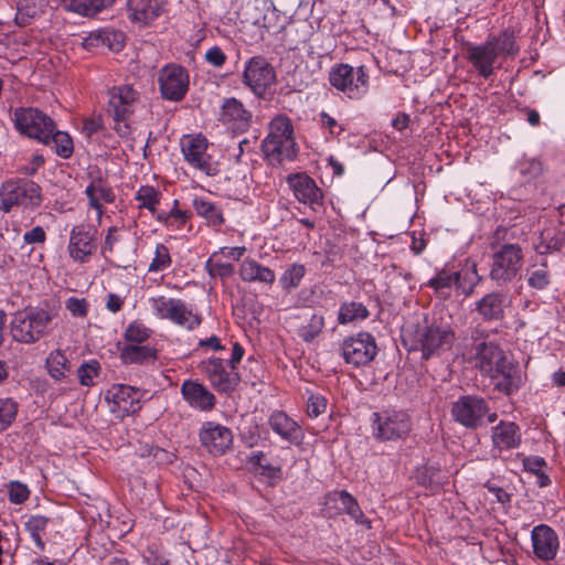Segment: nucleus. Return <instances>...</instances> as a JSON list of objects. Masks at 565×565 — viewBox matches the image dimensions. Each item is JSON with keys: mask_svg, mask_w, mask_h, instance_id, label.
<instances>
[{"mask_svg": "<svg viewBox=\"0 0 565 565\" xmlns=\"http://www.w3.org/2000/svg\"><path fill=\"white\" fill-rule=\"evenodd\" d=\"M461 355L482 375L490 377L497 391L511 395L519 390L521 376L518 365L508 359L495 342L489 340V333L483 326L477 324L463 338Z\"/></svg>", "mask_w": 565, "mask_h": 565, "instance_id": "1", "label": "nucleus"}, {"mask_svg": "<svg viewBox=\"0 0 565 565\" xmlns=\"http://www.w3.org/2000/svg\"><path fill=\"white\" fill-rule=\"evenodd\" d=\"M263 151L271 163L292 161L298 154L294 138V126L285 115H278L269 122V132L262 143Z\"/></svg>", "mask_w": 565, "mask_h": 565, "instance_id": "2", "label": "nucleus"}, {"mask_svg": "<svg viewBox=\"0 0 565 565\" xmlns=\"http://www.w3.org/2000/svg\"><path fill=\"white\" fill-rule=\"evenodd\" d=\"M139 100V92L131 85H120L109 90L107 116L113 119V129L121 137L129 138L132 129L129 122Z\"/></svg>", "mask_w": 565, "mask_h": 565, "instance_id": "3", "label": "nucleus"}, {"mask_svg": "<svg viewBox=\"0 0 565 565\" xmlns=\"http://www.w3.org/2000/svg\"><path fill=\"white\" fill-rule=\"evenodd\" d=\"M42 202L41 188L28 179H10L0 189V210L8 213L13 206L38 207Z\"/></svg>", "mask_w": 565, "mask_h": 565, "instance_id": "4", "label": "nucleus"}, {"mask_svg": "<svg viewBox=\"0 0 565 565\" xmlns=\"http://www.w3.org/2000/svg\"><path fill=\"white\" fill-rule=\"evenodd\" d=\"M51 320V315L44 309L17 312L11 322L12 338L21 343H34L46 334Z\"/></svg>", "mask_w": 565, "mask_h": 565, "instance_id": "5", "label": "nucleus"}, {"mask_svg": "<svg viewBox=\"0 0 565 565\" xmlns=\"http://www.w3.org/2000/svg\"><path fill=\"white\" fill-rule=\"evenodd\" d=\"M412 430V418L404 411L385 409L373 413L372 434L380 441L405 439Z\"/></svg>", "mask_w": 565, "mask_h": 565, "instance_id": "6", "label": "nucleus"}, {"mask_svg": "<svg viewBox=\"0 0 565 565\" xmlns=\"http://www.w3.org/2000/svg\"><path fill=\"white\" fill-rule=\"evenodd\" d=\"M523 266V252L518 244H503L492 255L490 278L498 286L512 281Z\"/></svg>", "mask_w": 565, "mask_h": 565, "instance_id": "7", "label": "nucleus"}, {"mask_svg": "<svg viewBox=\"0 0 565 565\" xmlns=\"http://www.w3.org/2000/svg\"><path fill=\"white\" fill-rule=\"evenodd\" d=\"M13 121L20 134L42 143H47L50 132L55 128V122L51 117L33 107L17 108L13 114Z\"/></svg>", "mask_w": 565, "mask_h": 565, "instance_id": "8", "label": "nucleus"}, {"mask_svg": "<svg viewBox=\"0 0 565 565\" xmlns=\"http://www.w3.org/2000/svg\"><path fill=\"white\" fill-rule=\"evenodd\" d=\"M341 356L347 364L360 367L371 363L376 353L377 345L375 338L365 331H361L354 335L347 337L341 345Z\"/></svg>", "mask_w": 565, "mask_h": 565, "instance_id": "9", "label": "nucleus"}, {"mask_svg": "<svg viewBox=\"0 0 565 565\" xmlns=\"http://www.w3.org/2000/svg\"><path fill=\"white\" fill-rule=\"evenodd\" d=\"M456 335L448 326L430 324L417 331L414 349L422 351L423 359L428 360L433 355L449 350Z\"/></svg>", "mask_w": 565, "mask_h": 565, "instance_id": "10", "label": "nucleus"}, {"mask_svg": "<svg viewBox=\"0 0 565 565\" xmlns=\"http://www.w3.org/2000/svg\"><path fill=\"white\" fill-rule=\"evenodd\" d=\"M329 82L350 98H358L367 88L369 75L363 66L354 68L348 64H340L331 70Z\"/></svg>", "mask_w": 565, "mask_h": 565, "instance_id": "11", "label": "nucleus"}, {"mask_svg": "<svg viewBox=\"0 0 565 565\" xmlns=\"http://www.w3.org/2000/svg\"><path fill=\"white\" fill-rule=\"evenodd\" d=\"M488 413L487 401L478 395L460 396L451 407V416L455 422L470 429L480 427Z\"/></svg>", "mask_w": 565, "mask_h": 565, "instance_id": "12", "label": "nucleus"}, {"mask_svg": "<svg viewBox=\"0 0 565 565\" xmlns=\"http://www.w3.org/2000/svg\"><path fill=\"white\" fill-rule=\"evenodd\" d=\"M158 82L161 96L167 100L180 102L189 89V74L181 65L163 66L159 71Z\"/></svg>", "mask_w": 565, "mask_h": 565, "instance_id": "13", "label": "nucleus"}, {"mask_svg": "<svg viewBox=\"0 0 565 565\" xmlns=\"http://www.w3.org/2000/svg\"><path fill=\"white\" fill-rule=\"evenodd\" d=\"M181 150L185 161L204 172L206 175H215L217 173V167L212 162L211 156L207 154V140L205 137L186 136L181 140Z\"/></svg>", "mask_w": 565, "mask_h": 565, "instance_id": "14", "label": "nucleus"}, {"mask_svg": "<svg viewBox=\"0 0 565 565\" xmlns=\"http://www.w3.org/2000/svg\"><path fill=\"white\" fill-rule=\"evenodd\" d=\"M244 83L257 96H263L276 81L274 67L263 56L252 57L243 73Z\"/></svg>", "mask_w": 565, "mask_h": 565, "instance_id": "15", "label": "nucleus"}, {"mask_svg": "<svg viewBox=\"0 0 565 565\" xmlns=\"http://www.w3.org/2000/svg\"><path fill=\"white\" fill-rule=\"evenodd\" d=\"M199 369L207 377L211 385L221 393L233 392L239 382L238 373L232 369L227 371L224 361L218 358L202 361Z\"/></svg>", "mask_w": 565, "mask_h": 565, "instance_id": "16", "label": "nucleus"}, {"mask_svg": "<svg viewBox=\"0 0 565 565\" xmlns=\"http://www.w3.org/2000/svg\"><path fill=\"white\" fill-rule=\"evenodd\" d=\"M96 234L97 230L87 224L76 225L72 228L67 249L73 260L88 262L96 250Z\"/></svg>", "mask_w": 565, "mask_h": 565, "instance_id": "17", "label": "nucleus"}, {"mask_svg": "<svg viewBox=\"0 0 565 565\" xmlns=\"http://www.w3.org/2000/svg\"><path fill=\"white\" fill-rule=\"evenodd\" d=\"M200 441L210 454L221 456L231 447L233 434L227 427L207 422L200 430Z\"/></svg>", "mask_w": 565, "mask_h": 565, "instance_id": "18", "label": "nucleus"}, {"mask_svg": "<svg viewBox=\"0 0 565 565\" xmlns=\"http://www.w3.org/2000/svg\"><path fill=\"white\" fill-rule=\"evenodd\" d=\"M533 552L537 558L548 562L555 558L559 541L555 531L545 524H540L532 530L531 534Z\"/></svg>", "mask_w": 565, "mask_h": 565, "instance_id": "19", "label": "nucleus"}, {"mask_svg": "<svg viewBox=\"0 0 565 565\" xmlns=\"http://www.w3.org/2000/svg\"><path fill=\"white\" fill-rule=\"evenodd\" d=\"M466 58L471 63L478 75L489 78L495 70L498 55L486 41L482 44H469L466 49Z\"/></svg>", "mask_w": 565, "mask_h": 565, "instance_id": "20", "label": "nucleus"}, {"mask_svg": "<svg viewBox=\"0 0 565 565\" xmlns=\"http://www.w3.org/2000/svg\"><path fill=\"white\" fill-rule=\"evenodd\" d=\"M287 182L296 199L303 204H318L322 200V191L313 179L305 173L290 174Z\"/></svg>", "mask_w": 565, "mask_h": 565, "instance_id": "21", "label": "nucleus"}, {"mask_svg": "<svg viewBox=\"0 0 565 565\" xmlns=\"http://www.w3.org/2000/svg\"><path fill=\"white\" fill-rule=\"evenodd\" d=\"M107 399L114 403L116 408L113 411L121 412L125 415L135 414L141 408L138 391L129 385H114L107 392Z\"/></svg>", "mask_w": 565, "mask_h": 565, "instance_id": "22", "label": "nucleus"}, {"mask_svg": "<svg viewBox=\"0 0 565 565\" xmlns=\"http://www.w3.org/2000/svg\"><path fill=\"white\" fill-rule=\"evenodd\" d=\"M164 0H128V15L134 23L148 25L162 12Z\"/></svg>", "mask_w": 565, "mask_h": 565, "instance_id": "23", "label": "nucleus"}, {"mask_svg": "<svg viewBox=\"0 0 565 565\" xmlns=\"http://www.w3.org/2000/svg\"><path fill=\"white\" fill-rule=\"evenodd\" d=\"M183 398L190 406L200 411H211L214 408L216 399L203 384L186 380L181 385Z\"/></svg>", "mask_w": 565, "mask_h": 565, "instance_id": "24", "label": "nucleus"}, {"mask_svg": "<svg viewBox=\"0 0 565 565\" xmlns=\"http://www.w3.org/2000/svg\"><path fill=\"white\" fill-rule=\"evenodd\" d=\"M220 118L234 130L245 131L249 127L252 114L236 98H226Z\"/></svg>", "mask_w": 565, "mask_h": 565, "instance_id": "25", "label": "nucleus"}, {"mask_svg": "<svg viewBox=\"0 0 565 565\" xmlns=\"http://www.w3.org/2000/svg\"><path fill=\"white\" fill-rule=\"evenodd\" d=\"M493 449L499 451L516 448L521 443V433L519 426L513 422L501 420L492 429Z\"/></svg>", "mask_w": 565, "mask_h": 565, "instance_id": "26", "label": "nucleus"}, {"mask_svg": "<svg viewBox=\"0 0 565 565\" xmlns=\"http://www.w3.org/2000/svg\"><path fill=\"white\" fill-rule=\"evenodd\" d=\"M270 428L282 439L299 444L302 439L301 427L285 412H274L268 420Z\"/></svg>", "mask_w": 565, "mask_h": 565, "instance_id": "27", "label": "nucleus"}, {"mask_svg": "<svg viewBox=\"0 0 565 565\" xmlns=\"http://www.w3.org/2000/svg\"><path fill=\"white\" fill-rule=\"evenodd\" d=\"M334 503V507L349 514L356 523L365 524L369 522L359 507L358 501L345 490L333 491L327 495V504Z\"/></svg>", "mask_w": 565, "mask_h": 565, "instance_id": "28", "label": "nucleus"}, {"mask_svg": "<svg viewBox=\"0 0 565 565\" xmlns=\"http://www.w3.org/2000/svg\"><path fill=\"white\" fill-rule=\"evenodd\" d=\"M476 310L483 320H499L504 315V296L500 292L487 294L476 303Z\"/></svg>", "mask_w": 565, "mask_h": 565, "instance_id": "29", "label": "nucleus"}, {"mask_svg": "<svg viewBox=\"0 0 565 565\" xmlns=\"http://www.w3.org/2000/svg\"><path fill=\"white\" fill-rule=\"evenodd\" d=\"M487 42L493 47L498 57L515 56L520 51L515 31L512 29H505L495 36H489Z\"/></svg>", "mask_w": 565, "mask_h": 565, "instance_id": "30", "label": "nucleus"}, {"mask_svg": "<svg viewBox=\"0 0 565 565\" xmlns=\"http://www.w3.org/2000/svg\"><path fill=\"white\" fill-rule=\"evenodd\" d=\"M157 358V350L149 345L127 344L120 351V359L125 364H146Z\"/></svg>", "mask_w": 565, "mask_h": 565, "instance_id": "31", "label": "nucleus"}, {"mask_svg": "<svg viewBox=\"0 0 565 565\" xmlns=\"http://www.w3.org/2000/svg\"><path fill=\"white\" fill-rule=\"evenodd\" d=\"M239 276L244 281H260L273 284L275 281V273L254 259H245L239 268Z\"/></svg>", "mask_w": 565, "mask_h": 565, "instance_id": "32", "label": "nucleus"}, {"mask_svg": "<svg viewBox=\"0 0 565 565\" xmlns=\"http://www.w3.org/2000/svg\"><path fill=\"white\" fill-rule=\"evenodd\" d=\"M565 248V228H545L540 234V242L535 245L539 254L545 255L561 252Z\"/></svg>", "mask_w": 565, "mask_h": 565, "instance_id": "33", "label": "nucleus"}, {"mask_svg": "<svg viewBox=\"0 0 565 565\" xmlns=\"http://www.w3.org/2000/svg\"><path fill=\"white\" fill-rule=\"evenodd\" d=\"M89 205L95 209L100 215L103 213L102 201L111 203L115 200V194L111 189L102 180H94L85 191Z\"/></svg>", "mask_w": 565, "mask_h": 565, "instance_id": "34", "label": "nucleus"}, {"mask_svg": "<svg viewBox=\"0 0 565 565\" xmlns=\"http://www.w3.org/2000/svg\"><path fill=\"white\" fill-rule=\"evenodd\" d=\"M45 367L51 377L62 381L71 372V362L61 349L52 351L45 361Z\"/></svg>", "mask_w": 565, "mask_h": 565, "instance_id": "35", "label": "nucleus"}, {"mask_svg": "<svg viewBox=\"0 0 565 565\" xmlns=\"http://www.w3.org/2000/svg\"><path fill=\"white\" fill-rule=\"evenodd\" d=\"M427 286L434 289L438 297L447 299L450 297L452 286H456V271L444 267L428 280Z\"/></svg>", "mask_w": 565, "mask_h": 565, "instance_id": "36", "label": "nucleus"}, {"mask_svg": "<svg viewBox=\"0 0 565 565\" xmlns=\"http://www.w3.org/2000/svg\"><path fill=\"white\" fill-rule=\"evenodd\" d=\"M480 280L476 263L467 264L465 268L456 271V288L466 297L473 292Z\"/></svg>", "mask_w": 565, "mask_h": 565, "instance_id": "37", "label": "nucleus"}, {"mask_svg": "<svg viewBox=\"0 0 565 565\" xmlns=\"http://www.w3.org/2000/svg\"><path fill=\"white\" fill-rule=\"evenodd\" d=\"M369 316L370 311L362 302L344 301L339 308L338 322L347 324L356 320H365Z\"/></svg>", "mask_w": 565, "mask_h": 565, "instance_id": "38", "label": "nucleus"}, {"mask_svg": "<svg viewBox=\"0 0 565 565\" xmlns=\"http://www.w3.org/2000/svg\"><path fill=\"white\" fill-rule=\"evenodd\" d=\"M193 207L199 216L206 220L209 225L217 227L224 223L222 210L211 201L196 198L193 201Z\"/></svg>", "mask_w": 565, "mask_h": 565, "instance_id": "39", "label": "nucleus"}, {"mask_svg": "<svg viewBox=\"0 0 565 565\" xmlns=\"http://www.w3.org/2000/svg\"><path fill=\"white\" fill-rule=\"evenodd\" d=\"M53 145L56 154L61 158L67 159L73 154V140L68 134L56 130L50 132L46 145Z\"/></svg>", "mask_w": 565, "mask_h": 565, "instance_id": "40", "label": "nucleus"}, {"mask_svg": "<svg viewBox=\"0 0 565 565\" xmlns=\"http://www.w3.org/2000/svg\"><path fill=\"white\" fill-rule=\"evenodd\" d=\"M50 519L43 515H32L26 522H25V529L30 533L32 540L34 541L35 545L40 550H44L45 544L41 537V533L45 531L47 523Z\"/></svg>", "mask_w": 565, "mask_h": 565, "instance_id": "41", "label": "nucleus"}, {"mask_svg": "<svg viewBox=\"0 0 565 565\" xmlns=\"http://www.w3.org/2000/svg\"><path fill=\"white\" fill-rule=\"evenodd\" d=\"M18 403L12 398L0 399V433L4 431L15 420Z\"/></svg>", "mask_w": 565, "mask_h": 565, "instance_id": "42", "label": "nucleus"}, {"mask_svg": "<svg viewBox=\"0 0 565 565\" xmlns=\"http://www.w3.org/2000/svg\"><path fill=\"white\" fill-rule=\"evenodd\" d=\"M160 192L153 186H141L136 194V200L140 202V207L149 210L153 215L157 212V204L159 203Z\"/></svg>", "mask_w": 565, "mask_h": 565, "instance_id": "43", "label": "nucleus"}, {"mask_svg": "<svg viewBox=\"0 0 565 565\" xmlns=\"http://www.w3.org/2000/svg\"><path fill=\"white\" fill-rule=\"evenodd\" d=\"M527 284L531 288L543 290L551 284V275L546 264H542L539 268L527 270Z\"/></svg>", "mask_w": 565, "mask_h": 565, "instance_id": "44", "label": "nucleus"}, {"mask_svg": "<svg viewBox=\"0 0 565 565\" xmlns=\"http://www.w3.org/2000/svg\"><path fill=\"white\" fill-rule=\"evenodd\" d=\"M100 372V364L97 360H90L88 362H84L77 369L78 381L84 386H93L94 380L98 376Z\"/></svg>", "mask_w": 565, "mask_h": 565, "instance_id": "45", "label": "nucleus"}, {"mask_svg": "<svg viewBox=\"0 0 565 565\" xmlns=\"http://www.w3.org/2000/svg\"><path fill=\"white\" fill-rule=\"evenodd\" d=\"M323 327V317L312 315L309 321L299 329V337L302 338L306 342H310L322 331Z\"/></svg>", "mask_w": 565, "mask_h": 565, "instance_id": "46", "label": "nucleus"}, {"mask_svg": "<svg viewBox=\"0 0 565 565\" xmlns=\"http://www.w3.org/2000/svg\"><path fill=\"white\" fill-rule=\"evenodd\" d=\"M151 335V330L138 321L131 322L125 330L126 341L140 344L148 340Z\"/></svg>", "mask_w": 565, "mask_h": 565, "instance_id": "47", "label": "nucleus"}, {"mask_svg": "<svg viewBox=\"0 0 565 565\" xmlns=\"http://www.w3.org/2000/svg\"><path fill=\"white\" fill-rule=\"evenodd\" d=\"M249 462L259 467L262 469L260 473L269 478H277L281 475V466L267 462L265 460V455L262 451L252 454Z\"/></svg>", "mask_w": 565, "mask_h": 565, "instance_id": "48", "label": "nucleus"}, {"mask_svg": "<svg viewBox=\"0 0 565 565\" xmlns=\"http://www.w3.org/2000/svg\"><path fill=\"white\" fill-rule=\"evenodd\" d=\"M305 275V267L302 265L294 264L280 277L281 287L286 290L296 288Z\"/></svg>", "mask_w": 565, "mask_h": 565, "instance_id": "49", "label": "nucleus"}, {"mask_svg": "<svg viewBox=\"0 0 565 565\" xmlns=\"http://www.w3.org/2000/svg\"><path fill=\"white\" fill-rule=\"evenodd\" d=\"M171 265V256L169 249L163 244L156 246L154 257L149 265V271L166 270Z\"/></svg>", "mask_w": 565, "mask_h": 565, "instance_id": "50", "label": "nucleus"}, {"mask_svg": "<svg viewBox=\"0 0 565 565\" xmlns=\"http://www.w3.org/2000/svg\"><path fill=\"white\" fill-rule=\"evenodd\" d=\"M30 497V490L26 484L20 481H11L8 484V498L13 504H22Z\"/></svg>", "mask_w": 565, "mask_h": 565, "instance_id": "51", "label": "nucleus"}, {"mask_svg": "<svg viewBox=\"0 0 565 565\" xmlns=\"http://www.w3.org/2000/svg\"><path fill=\"white\" fill-rule=\"evenodd\" d=\"M174 323L184 327L189 330H193L201 323V319L199 316L194 315L191 310L186 308L183 303L180 310V313L177 315Z\"/></svg>", "mask_w": 565, "mask_h": 565, "instance_id": "52", "label": "nucleus"}, {"mask_svg": "<svg viewBox=\"0 0 565 565\" xmlns=\"http://www.w3.org/2000/svg\"><path fill=\"white\" fill-rule=\"evenodd\" d=\"M327 411V399L322 395H311L307 403V414L316 418Z\"/></svg>", "mask_w": 565, "mask_h": 565, "instance_id": "53", "label": "nucleus"}, {"mask_svg": "<svg viewBox=\"0 0 565 565\" xmlns=\"http://www.w3.org/2000/svg\"><path fill=\"white\" fill-rule=\"evenodd\" d=\"M65 308L74 317L84 318L88 312V302L84 298L71 297L65 302Z\"/></svg>", "mask_w": 565, "mask_h": 565, "instance_id": "54", "label": "nucleus"}, {"mask_svg": "<svg viewBox=\"0 0 565 565\" xmlns=\"http://www.w3.org/2000/svg\"><path fill=\"white\" fill-rule=\"evenodd\" d=\"M206 269L211 276L217 275L222 278L230 277L235 271L232 264H223L218 262L213 263L212 259L206 262Z\"/></svg>", "mask_w": 565, "mask_h": 565, "instance_id": "55", "label": "nucleus"}, {"mask_svg": "<svg viewBox=\"0 0 565 565\" xmlns=\"http://www.w3.org/2000/svg\"><path fill=\"white\" fill-rule=\"evenodd\" d=\"M102 40L103 43H108L109 47L114 51H119L124 46V34L121 32L105 33L104 35L90 36L87 41Z\"/></svg>", "mask_w": 565, "mask_h": 565, "instance_id": "56", "label": "nucleus"}, {"mask_svg": "<svg viewBox=\"0 0 565 565\" xmlns=\"http://www.w3.org/2000/svg\"><path fill=\"white\" fill-rule=\"evenodd\" d=\"M156 217L158 221L164 222L166 224H172V220H175L178 226H180L185 223L188 214L184 211L172 209L169 213H158Z\"/></svg>", "mask_w": 565, "mask_h": 565, "instance_id": "57", "label": "nucleus"}, {"mask_svg": "<svg viewBox=\"0 0 565 565\" xmlns=\"http://www.w3.org/2000/svg\"><path fill=\"white\" fill-rule=\"evenodd\" d=\"M520 173L529 178H535L542 173V163L532 159L519 163Z\"/></svg>", "mask_w": 565, "mask_h": 565, "instance_id": "58", "label": "nucleus"}, {"mask_svg": "<svg viewBox=\"0 0 565 565\" xmlns=\"http://www.w3.org/2000/svg\"><path fill=\"white\" fill-rule=\"evenodd\" d=\"M87 7L86 13H81L84 17H93L103 9L109 7L113 3V0H81Z\"/></svg>", "mask_w": 565, "mask_h": 565, "instance_id": "59", "label": "nucleus"}, {"mask_svg": "<svg viewBox=\"0 0 565 565\" xmlns=\"http://www.w3.org/2000/svg\"><path fill=\"white\" fill-rule=\"evenodd\" d=\"M205 60L213 66L221 67L226 62V55L218 46H213L205 53Z\"/></svg>", "mask_w": 565, "mask_h": 565, "instance_id": "60", "label": "nucleus"}, {"mask_svg": "<svg viewBox=\"0 0 565 565\" xmlns=\"http://www.w3.org/2000/svg\"><path fill=\"white\" fill-rule=\"evenodd\" d=\"M523 466H524L525 470H527L534 475H537L543 471L542 469H543V467L546 466V462H545L544 458H542V457L531 456V457H526L523 460Z\"/></svg>", "mask_w": 565, "mask_h": 565, "instance_id": "61", "label": "nucleus"}, {"mask_svg": "<svg viewBox=\"0 0 565 565\" xmlns=\"http://www.w3.org/2000/svg\"><path fill=\"white\" fill-rule=\"evenodd\" d=\"M24 242L28 244L43 243L46 238L45 231L41 226H35L23 235Z\"/></svg>", "mask_w": 565, "mask_h": 565, "instance_id": "62", "label": "nucleus"}, {"mask_svg": "<svg viewBox=\"0 0 565 565\" xmlns=\"http://www.w3.org/2000/svg\"><path fill=\"white\" fill-rule=\"evenodd\" d=\"M35 12L36 10L34 7L18 8L15 22L21 26L28 25L35 15Z\"/></svg>", "mask_w": 565, "mask_h": 565, "instance_id": "63", "label": "nucleus"}, {"mask_svg": "<svg viewBox=\"0 0 565 565\" xmlns=\"http://www.w3.org/2000/svg\"><path fill=\"white\" fill-rule=\"evenodd\" d=\"M173 300H174L173 298H166L163 296L153 298L151 300V302H152V308H153L156 315L162 319L166 315V310H168V307L171 306Z\"/></svg>", "mask_w": 565, "mask_h": 565, "instance_id": "64", "label": "nucleus"}]
</instances>
